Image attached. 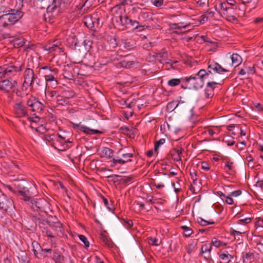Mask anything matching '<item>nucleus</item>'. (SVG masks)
I'll return each instance as SVG.
<instances>
[{
    "instance_id": "8",
    "label": "nucleus",
    "mask_w": 263,
    "mask_h": 263,
    "mask_svg": "<svg viewBox=\"0 0 263 263\" xmlns=\"http://www.w3.org/2000/svg\"><path fill=\"white\" fill-rule=\"evenodd\" d=\"M14 208V202L11 199H5L0 202V209L6 213H11Z\"/></svg>"
},
{
    "instance_id": "41",
    "label": "nucleus",
    "mask_w": 263,
    "mask_h": 263,
    "mask_svg": "<svg viewBox=\"0 0 263 263\" xmlns=\"http://www.w3.org/2000/svg\"><path fill=\"white\" fill-rule=\"evenodd\" d=\"M72 127L74 129H79L80 131L85 133V128H86V126L82 125L81 123L79 124L72 123Z\"/></svg>"
},
{
    "instance_id": "60",
    "label": "nucleus",
    "mask_w": 263,
    "mask_h": 263,
    "mask_svg": "<svg viewBox=\"0 0 263 263\" xmlns=\"http://www.w3.org/2000/svg\"><path fill=\"white\" fill-rule=\"evenodd\" d=\"M201 168L205 171H209L210 170L209 165L206 162H202L201 163Z\"/></svg>"
},
{
    "instance_id": "15",
    "label": "nucleus",
    "mask_w": 263,
    "mask_h": 263,
    "mask_svg": "<svg viewBox=\"0 0 263 263\" xmlns=\"http://www.w3.org/2000/svg\"><path fill=\"white\" fill-rule=\"evenodd\" d=\"M9 25H11L10 20V16L7 14H3L0 16V27H7Z\"/></svg>"
},
{
    "instance_id": "3",
    "label": "nucleus",
    "mask_w": 263,
    "mask_h": 263,
    "mask_svg": "<svg viewBox=\"0 0 263 263\" xmlns=\"http://www.w3.org/2000/svg\"><path fill=\"white\" fill-rule=\"evenodd\" d=\"M24 81L22 85V89L26 90L28 87H32L35 81L37 79V76L34 73L33 69L27 68L25 69L24 76ZM39 85V82L36 81Z\"/></svg>"
},
{
    "instance_id": "17",
    "label": "nucleus",
    "mask_w": 263,
    "mask_h": 263,
    "mask_svg": "<svg viewBox=\"0 0 263 263\" xmlns=\"http://www.w3.org/2000/svg\"><path fill=\"white\" fill-rule=\"evenodd\" d=\"M52 219H54L55 220H51L50 219H48L47 220V224L50 227L57 229H60L62 227V224L59 221L58 219L56 217V216H51Z\"/></svg>"
},
{
    "instance_id": "21",
    "label": "nucleus",
    "mask_w": 263,
    "mask_h": 263,
    "mask_svg": "<svg viewBox=\"0 0 263 263\" xmlns=\"http://www.w3.org/2000/svg\"><path fill=\"white\" fill-rule=\"evenodd\" d=\"M231 59L232 65H234L235 67L238 66L241 63L242 60L241 57L237 53L232 54L231 56Z\"/></svg>"
},
{
    "instance_id": "6",
    "label": "nucleus",
    "mask_w": 263,
    "mask_h": 263,
    "mask_svg": "<svg viewBox=\"0 0 263 263\" xmlns=\"http://www.w3.org/2000/svg\"><path fill=\"white\" fill-rule=\"evenodd\" d=\"M33 187V185H26L25 186L22 187L21 190H13L11 187H10L9 189L14 192L17 195H20L22 197V199L26 202H29L31 199V195L30 194V191L28 188L31 189Z\"/></svg>"
},
{
    "instance_id": "7",
    "label": "nucleus",
    "mask_w": 263,
    "mask_h": 263,
    "mask_svg": "<svg viewBox=\"0 0 263 263\" xmlns=\"http://www.w3.org/2000/svg\"><path fill=\"white\" fill-rule=\"evenodd\" d=\"M176 104L174 109H179L182 110L183 112H185L186 110H190L191 112V118L193 117L194 115L193 112V108L194 107H191V106H189L187 104H186L183 101H179L178 103L177 101H173L171 103L168 104V105H174Z\"/></svg>"
},
{
    "instance_id": "13",
    "label": "nucleus",
    "mask_w": 263,
    "mask_h": 263,
    "mask_svg": "<svg viewBox=\"0 0 263 263\" xmlns=\"http://www.w3.org/2000/svg\"><path fill=\"white\" fill-rule=\"evenodd\" d=\"M209 63L210 64V70H212L214 74H220L222 72L228 71L227 69L222 67V66L218 63H216L214 61H209Z\"/></svg>"
},
{
    "instance_id": "5",
    "label": "nucleus",
    "mask_w": 263,
    "mask_h": 263,
    "mask_svg": "<svg viewBox=\"0 0 263 263\" xmlns=\"http://www.w3.org/2000/svg\"><path fill=\"white\" fill-rule=\"evenodd\" d=\"M26 104L30 108V110L34 112V115L41 113L45 107L44 105L40 102L38 99L33 96L28 99Z\"/></svg>"
},
{
    "instance_id": "20",
    "label": "nucleus",
    "mask_w": 263,
    "mask_h": 263,
    "mask_svg": "<svg viewBox=\"0 0 263 263\" xmlns=\"http://www.w3.org/2000/svg\"><path fill=\"white\" fill-rule=\"evenodd\" d=\"M84 23L86 26L91 30H96L95 28V21L92 20V18L90 17H85L84 21Z\"/></svg>"
},
{
    "instance_id": "54",
    "label": "nucleus",
    "mask_w": 263,
    "mask_h": 263,
    "mask_svg": "<svg viewBox=\"0 0 263 263\" xmlns=\"http://www.w3.org/2000/svg\"><path fill=\"white\" fill-rule=\"evenodd\" d=\"M121 177V176L119 175L113 174V175L107 176L106 177V178L109 179V180H108V181L112 182L114 184H115L116 178L117 177Z\"/></svg>"
},
{
    "instance_id": "14",
    "label": "nucleus",
    "mask_w": 263,
    "mask_h": 263,
    "mask_svg": "<svg viewBox=\"0 0 263 263\" xmlns=\"http://www.w3.org/2000/svg\"><path fill=\"white\" fill-rule=\"evenodd\" d=\"M32 220L35 223V227L37 224L41 228H44L46 224H47V218L45 219L44 217L40 214L38 215H33L32 216Z\"/></svg>"
},
{
    "instance_id": "16",
    "label": "nucleus",
    "mask_w": 263,
    "mask_h": 263,
    "mask_svg": "<svg viewBox=\"0 0 263 263\" xmlns=\"http://www.w3.org/2000/svg\"><path fill=\"white\" fill-rule=\"evenodd\" d=\"M212 247L211 244L208 245V244H204L202 246L201 248V253L203 254L204 253H208V254L206 255V256H204V257L205 259L208 260L209 259H211V251L212 250Z\"/></svg>"
},
{
    "instance_id": "62",
    "label": "nucleus",
    "mask_w": 263,
    "mask_h": 263,
    "mask_svg": "<svg viewBox=\"0 0 263 263\" xmlns=\"http://www.w3.org/2000/svg\"><path fill=\"white\" fill-rule=\"evenodd\" d=\"M231 197L230 195L226 197V202L227 203L229 204H233L234 203V200Z\"/></svg>"
},
{
    "instance_id": "19",
    "label": "nucleus",
    "mask_w": 263,
    "mask_h": 263,
    "mask_svg": "<svg viewBox=\"0 0 263 263\" xmlns=\"http://www.w3.org/2000/svg\"><path fill=\"white\" fill-rule=\"evenodd\" d=\"M61 0H53L50 5L47 6L48 12H52L58 7L60 8L62 4Z\"/></svg>"
},
{
    "instance_id": "33",
    "label": "nucleus",
    "mask_w": 263,
    "mask_h": 263,
    "mask_svg": "<svg viewBox=\"0 0 263 263\" xmlns=\"http://www.w3.org/2000/svg\"><path fill=\"white\" fill-rule=\"evenodd\" d=\"M211 245H213L216 248H219L221 246H226L227 243L219 240L216 238L214 237L212 239Z\"/></svg>"
},
{
    "instance_id": "45",
    "label": "nucleus",
    "mask_w": 263,
    "mask_h": 263,
    "mask_svg": "<svg viewBox=\"0 0 263 263\" xmlns=\"http://www.w3.org/2000/svg\"><path fill=\"white\" fill-rule=\"evenodd\" d=\"M92 44L91 41L88 39H85L83 42V45L85 48V51H87L90 48Z\"/></svg>"
},
{
    "instance_id": "12",
    "label": "nucleus",
    "mask_w": 263,
    "mask_h": 263,
    "mask_svg": "<svg viewBox=\"0 0 263 263\" xmlns=\"http://www.w3.org/2000/svg\"><path fill=\"white\" fill-rule=\"evenodd\" d=\"M14 108L15 114L18 117H24L27 115L26 107L22 102L16 103Z\"/></svg>"
},
{
    "instance_id": "28",
    "label": "nucleus",
    "mask_w": 263,
    "mask_h": 263,
    "mask_svg": "<svg viewBox=\"0 0 263 263\" xmlns=\"http://www.w3.org/2000/svg\"><path fill=\"white\" fill-rule=\"evenodd\" d=\"M44 77L47 82H53L55 85H57L58 84V81L55 79L54 75L51 73H47L45 75Z\"/></svg>"
},
{
    "instance_id": "49",
    "label": "nucleus",
    "mask_w": 263,
    "mask_h": 263,
    "mask_svg": "<svg viewBox=\"0 0 263 263\" xmlns=\"http://www.w3.org/2000/svg\"><path fill=\"white\" fill-rule=\"evenodd\" d=\"M37 1L40 2V3L41 5L43 6H42V8H45V7H47L48 5H50L53 0H37Z\"/></svg>"
},
{
    "instance_id": "61",
    "label": "nucleus",
    "mask_w": 263,
    "mask_h": 263,
    "mask_svg": "<svg viewBox=\"0 0 263 263\" xmlns=\"http://www.w3.org/2000/svg\"><path fill=\"white\" fill-rule=\"evenodd\" d=\"M227 20L232 22H235L237 21V18L235 16L231 15H227Z\"/></svg>"
},
{
    "instance_id": "37",
    "label": "nucleus",
    "mask_w": 263,
    "mask_h": 263,
    "mask_svg": "<svg viewBox=\"0 0 263 263\" xmlns=\"http://www.w3.org/2000/svg\"><path fill=\"white\" fill-rule=\"evenodd\" d=\"M198 223L201 226L204 227L209 224H212L214 223V221H206L203 218L199 217L197 219Z\"/></svg>"
},
{
    "instance_id": "10",
    "label": "nucleus",
    "mask_w": 263,
    "mask_h": 263,
    "mask_svg": "<svg viewBox=\"0 0 263 263\" xmlns=\"http://www.w3.org/2000/svg\"><path fill=\"white\" fill-rule=\"evenodd\" d=\"M123 22L124 27L127 28L138 29L143 27V25H140L138 21L133 20L126 15H125V19Z\"/></svg>"
},
{
    "instance_id": "51",
    "label": "nucleus",
    "mask_w": 263,
    "mask_h": 263,
    "mask_svg": "<svg viewBox=\"0 0 263 263\" xmlns=\"http://www.w3.org/2000/svg\"><path fill=\"white\" fill-rule=\"evenodd\" d=\"M134 62L133 61H128V62H126L124 60L121 61L120 62V64L121 65L122 67H130L132 65H133L134 64Z\"/></svg>"
},
{
    "instance_id": "26",
    "label": "nucleus",
    "mask_w": 263,
    "mask_h": 263,
    "mask_svg": "<svg viewBox=\"0 0 263 263\" xmlns=\"http://www.w3.org/2000/svg\"><path fill=\"white\" fill-rule=\"evenodd\" d=\"M45 50L47 51H49V52H52L53 51H55L57 49L61 50L62 48L59 47L57 44L53 43L51 44L46 45L44 46Z\"/></svg>"
},
{
    "instance_id": "44",
    "label": "nucleus",
    "mask_w": 263,
    "mask_h": 263,
    "mask_svg": "<svg viewBox=\"0 0 263 263\" xmlns=\"http://www.w3.org/2000/svg\"><path fill=\"white\" fill-rule=\"evenodd\" d=\"M165 142V140L164 138L160 139L159 141H157L155 144L154 151L155 152L158 153V149L159 146L164 144Z\"/></svg>"
},
{
    "instance_id": "46",
    "label": "nucleus",
    "mask_w": 263,
    "mask_h": 263,
    "mask_svg": "<svg viewBox=\"0 0 263 263\" xmlns=\"http://www.w3.org/2000/svg\"><path fill=\"white\" fill-rule=\"evenodd\" d=\"M79 239L84 243V247L87 248L89 247V242L88 241L87 238L83 235H79Z\"/></svg>"
},
{
    "instance_id": "11",
    "label": "nucleus",
    "mask_w": 263,
    "mask_h": 263,
    "mask_svg": "<svg viewBox=\"0 0 263 263\" xmlns=\"http://www.w3.org/2000/svg\"><path fill=\"white\" fill-rule=\"evenodd\" d=\"M217 84L215 81H209L207 83L206 87L204 90V95L206 98H211L214 96V85Z\"/></svg>"
},
{
    "instance_id": "29",
    "label": "nucleus",
    "mask_w": 263,
    "mask_h": 263,
    "mask_svg": "<svg viewBox=\"0 0 263 263\" xmlns=\"http://www.w3.org/2000/svg\"><path fill=\"white\" fill-rule=\"evenodd\" d=\"M69 44H71V48L73 49H76L80 46L79 45V41L78 39L76 38L75 36H73L68 42Z\"/></svg>"
},
{
    "instance_id": "9",
    "label": "nucleus",
    "mask_w": 263,
    "mask_h": 263,
    "mask_svg": "<svg viewBox=\"0 0 263 263\" xmlns=\"http://www.w3.org/2000/svg\"><path fill=\"white\" fill-rule=\"evenodd\" d=\"M8 17L10 16L11 25L18 21L24 15V12L19 10L12 9L9 13H7Z\"/></svg>"
},
{
    "instance_id": "40",
    "label": "nucleus",
    "mask_w": 263,
    "mask_h": 263,
    "mask_svg": "<svg viewBox=\"0 0 263 263\" xmlns=\"http://www.w3.org/2000/svg\"><path fill=\"white\" fill-rule=\"evenodd\" d=\"M85 134L87 135H94L102 134V132L99 130L90 129V128L87 127L86 126V128H85Z\"/></svg>"
},
{
    "instance_id": "23",
    "label": "nucleus",
    "mask_w": 263,
    "mask_h": 263,
    "mask_svg": "<svg viewBox=\"0 0 263 263\" xmlns=\"http://www.w3.org/2000/svg\"><path fill=\"white\" fill-rule=\"evenodd\" d=\"M100 237L101 240L105 245L107 246L108 247L110 248L113 247L114 244L113 242L111 241V240L109 238H108L107 236L104 234H101Z\"/></svg>"
},
{
    "instance_id": "59",
    "label": "nucleus",
    "mask_w": 263,
    "mask_h": 263,
    "mask_svg": "<svg viewBox=\"0 0 263 263\" xmlns=\"http://www.w3.org/2000/svg\"><path fill=\"white\" fill-rule=\"evenodd\" d=\"M241 194V191L240 190H236L231 192L229 195L230 196L237 197Z\"/></svg>"
},
{
    "instance_id": "53",
    "label": "nucleus",
    "mask_w": 263,
    "mask_h": 263,
    "mask_svg": "<svg viewBox=\"0 0 263 263\" xmlns=\"http://www.w3.org/2000/svg\"><path fill=\"white\" fill-rule=\"evenodd\" d=\"M49 12H48V11L47 10V14H45L44 15L43 19L45 22H48L50 23H52V21H51L52 18L51 17V16L50 15Z\"/></svg>"
},
{
    "instance_id": "57",
    "label": "nucleus",
    "mask_w": 263,
    "mask_h": 263,
    "mask_svg": "<svg viewBox=\"0 0 263 263\" xmlns=\"http://www.w3.org/2000/svg\"><path fill=\"white\" fill-rule=\"evenodd\" d=\"M245 232H242V231H236L232 228L231 229L230 231V234L231 235H233L234 236L236 234H237V235H240V234H243L245 233Z\"/></svg>"
},
{
    "instance_id": "63",
    "label": "nucleus",
    "mask_w": 263,
    "mask_h": 263,
    "mask_svg": "<svg viewBox=\"0 0 263 263\" xmlns=\"http://www.w3.org/2000/svg\"><path fill=\"white\" fill-rule=\"evenodd\" d=\"M251 221V218H246L244 219H241L239 220L238 223H241V222H243L246 224L249 223Z\"/></svg>"
},
{
    "instance_id": "43",
    "label": "nucleus",
    "mask_w": 263,
    "mask_h": 263,
    "mask_svg": "<svg viewBox=\"0 0 263 263\" xmlns=\"http://www.w3.org/2000/svg\"><path fill=\"white\" fill-rule=\"evenodd\" d=\"M183 149L180 148V149H177L176 148H174L172 151L177 154V157H174V160L176 161H181L180 155L182 154V151Z\"/></svg>"
},
{
    "instance_id": "38",
    "label": "nucleus",
    "mask_w": 263,
    "mask_h": 263,
    "mask_svg": "<svg viewBox=\"0 0 263 263\" xmlns=\"http://www.w3.org/2000/svg\"><path fill=\"white\" fill-rule=\"evenodd\" d=\"M28 204L30 205V206L32 208H34V207H36L39 209H41L42 207L40 205L39 201H37L36 200H34L32 199V197H31V200L29 202H28Z\"/></svg>"
},
{
    "instance_id": "55",
    "label": "nucleus",
    "mask_w": 263,
    "mask_h": 263,
    "mask_svg": "<svg viewBox=\"0 0 263 263\" xmlns=\"http://www.w3.org/2000/svg\"><path fill=\"white\" fill-rule=\"evenodd\" d=\"M36 132L40 134H44L47 132L46 127L42 125L36 129Z\"/></svg>"
},
{
    "instance_id": "56",
    "label": "nucleus",
    "mask_w": 263,
    "mask_h": 263,
    "mask_svg": "<svg viewBox=\"0 0 263 263\" xmlns=\"http://www.w3.org/2000/svg\"><path fill=\"white\" fill-rule=\"evenodd\" d=\"M12 9H10L4 6H2L0 8V13L7 14L9 13L10 12V10H12Z\"/></svg>"
},
{
    "instance_id": "42",
    "label": "nucleus",
    "mask_w": 263,
    "mask_h": 263,
    "mask_svg": "<svg viewBox=\"0 0 263 263\" xmlns=\"http://www.w3.org/2000/svg\"><path fill=\"white\" fill-rule=\"evenodd\" d=\"M62 97L67 100V99L72 98L74 96V93L72 91L64 90L62 92Z\"/></svg>"
},
{
    "instance_id": "32",
    "label": "nucleus",
    "mask_w": 263,
    "mask_h": 263,
    "mask_svg": "<svg viewBox=\"0 0 263 263\" xmlns=\"http://www.w3.org/2000/svg\"><path fill=\"white\" fill-rule=\"evenodd\" d=\"M52 259L55 263H62L63 256H61L60 252H54L52 256Z\"/></svg>"
},
{
    "instance_id": "47",
    "label": "nucleus",
    "mask_w": 263,
    "mask_h": 263,
    "mask_svg": "<svg viewBox=\"0 0 263 263\" xmlns=\"http://www.w3.org/2000/svg\"><path fill=\"white\" fill-rule=\"evenodd\" d=\"M232 137H227L223 140V141L226 143L228 146H232L235 143Z\"/></svg>"
},
{
    "instance_id": "35",
    "label": "nucleus",
    "mask_w": 263,
    "mask_h": 263,
    "mask_svg": "<svg viewBox=\"0 0 263 263\" xmlns=\"http://www.w3.org/2000/svg\"><path fill=\"white\" fill-rule=\"evenodd\" d=\"M227 5H227V3H225V2H221L219 4V6H220V9L223 11V13L224 14H227L228 13V11L229 10H231L232 9V8L229 7L227 6Z\"/></svg>"
},
{
    "instance_id": "58",
    "label": "nucleus",
    "mask_w": 263,
    "mask_h": 263,
    "mask_svg": "<svg viewBox=\"0 0 263 263\" xmlns=\"http://www.w3.org/2000/svg\"><path fill=\"white\" fill-rule=\"evenodd\" d=\"M194 248L195 246L193 243L189 244L186 249L187 253L191 254L193 252Z\"/></svg>"
},
{
    "instance_id": "25",
    "label": "nucleus",
    "mask_w": 263,
    "mask_h": 263,
    "mask_svg": "<svg viewBox=\"0 0 263 263\" xmlns=\"http://www.w3.org/2000/svg\"><path fill=\"white\" fill-rule=\"evenodd\" d=\"M15 48H19L24 45L25 42L23 38H16L11 41Z\"/></svg>"
},
{
    "instance_id": "36",
    "label": "nucleus",
    "mask_w": 263,
    "mask_h": 263,
    "mask_svg": "<svg viewBox=\"0 0 263 263\" xmlns=\"http://www.w3.org/2000/svg\"><path fill=\"white\" fill-rule=\"evenodd\" d=\"M26 185H31V183L27 180H21L20 181H18L17 184L16 185L17 187L16 190H21L22 187L25 186Z\"/></svg>"
},
{
    "instance_id": "50",
    "label": "nucleus",
    "mask_w": 263,
    "mask_h": 263,
    "mask_svg": "<svg viewBox=\"0 0 263 263\" xmlns=\"http://www.w3.org/2000/svg\"><path fill=\"white\" fill-rule=\"evenodd\" d=\"M55 136L54 135H45V140L46 141H47L48 142H51L50 144L51 146H54V143L52 142V141L54 140V137Z\"/></svg>"
},
{
    "instance_id": "4",
    "label": "nucleus",
    "mask_w": 263,
    "mask_h": 263,
    "mask_svg": "<svg viewBox=\"0 0 263 263\" xmlns=\"http://www.w3.org/2000/svg\"><path fill=\"white\" fill-rule=\"evenodd\" d=\"M5 78V79H0V90L6 93L14 92L17 85V81L11 77H7Z\"/></svg>"
},
{
    "instance_id": "31",
    "label": "nucleus",
    "mask_w": 263,
    "mask_h": 263,
    "mask_svg": "<svg viewBox=\"0 0 263 263\" xmlns=\"http://www.w3.org/2000/svg\"><path fill=\"white\" fill-rule=\"evenodd\" d=\"M183 230V235L185 237H189L193 234V230L190 228L183 226L180 227Z\"/></svg>"
},
{
    "instance_id": "2",
    "label": "nucleus",
    "mask_w": 263,
    "mask_h": 263,
    "mask_svg": "<svg viewBox=\"0 0 263 263\" xmlns=\"http://www.w3.org/2000/svg\"><path fill=\"white\" fill-rule=\"evenodd\" d=\"M25 63H20L18 61H15L12 65L6 68L0 67V78H7L14 72H20L24 67Z\"/></svg>"
},
{
    "instance_id": "48",
    "label": "nucleus",
    "mask_w": 263,
    "mask_h": 263,
    "mask_svg": "<svg viewBox=\"0 0 263 263\" xmlns=\"http://www.w3.org/2000/svg\"><path fill=\"white\" fill-rule=\"evenodd\" d=\"M134 177L133 176L130 175L127 177H125L121 179L122 183L123 184H126L128 182L133 180Z\"/></svg>"
},
{
    "instance_id": "24",
    "label": "nucleus",
    "mask_w": 263,
    "mask_h": 263,
    "mask_svg": "<svg viewBox=\"0 0 263 263\" xmlns=\"http://www.w3.org/2000/svg\"><path fill=\"white\" fill-rule=\"evenodd\" d=\"M18 258L21 263H29V260L27 254L25 251H22L19 253Z\"/></svg>"
},
{
    "instance_id": "27",
    "label": "nucleus",
    "mask_w": 263,
    "mask_h": 263,
    "mask_svg": "<svg viewBox=\"0 0 263 263\" xmlns=\"http://www.w3.org/2000/svg\"><path fill=\"white\" fill-rule=\"evenodd\" d=\"M131 161L132 160H124L119 158V157H117L116 158H114L111 161L112 162L111 166H114L117 163H119L121 164H124L126 162Z\"/></svg>"
},
{
    "instance_id": "1",
    "label": "nucleus",
    "mask_w": 263,
    "mask_h": 263,
    "mask_svg": "<svg viewBox=\"0 0 263 263\" xmlns=\"http://www.w3.org/2000/svg\"><path fill=\"white\" fill-rule=\"evenodd\" d=\"M210 64L208 63V66L207 70L202 69L198 71V72L195 74H192L189 78L185 79L186 82L193 81V87L195 89H198L201 88L204 84V80H211L217 81L218 79H223L225 78L224 76H215L212 70H210Z\"/></svg>"
},
{
    "instance_id": "52",
    "label": "nucleus",
    "mask_w": 263,
    "mask_h": 263,
    "mask_svg": "<svg viewBox=\"0 0 263 263\" xmlns=\"http://www.w3.org/2000/svg\"><path fill=\"white\" fill-rule=\"evenodd\" d=\"M152 14L149 12H142L140 13V16L143 19L152 18Z\"/></svg>"
},
{
    "instance_id": "18",
    "label": "nucleus",
    "mask_w": 263,
    "mask_h": 263,
    "mask_svg": "<svg viewBox=\"0 0 263 263\" xmlns=\"http://www.w3.org/2000/svg\"><path fill=\"white\" fill-rule=\"evenodd\" d=\"M101 157L112 158L114 156V151L108 147H103L101 152Z\"/></svg>"
},
{
    "instance_id": "64",
    "label": "nucleus",
    "mask_w": 263,
    "mask_h": 263,
    "mask_svg": "<svg viewBox=\"0 0 263 263\" xmlns=\"http://www.w3.org/2000/svg\"><path fill=\"white\" fill-rule=\"evenodd\" d=\"M251 257H252L253 258L254 257V254L253 253H250V252H249V253H247L245 255H244L243 256V261H245V259H250Z\"/></svg>"
},
{
    "instance_id": "22",
    "label": "nucleus",
    "mask_w": 263,
    "mask_h": 263,
    "mask_svg": "<svg viewBox=\"0 0 263 263\" xmlns=\"http://www.w3.org/2000/svg\"><path fill=\"white\" fill-rule=\"evenodd\" d=\"M185 78H182L181 79H172L168 81V85L172 87L176 86L179 85L181 81L185 83H189V82H186L185 80Z\"/></svg>"
},
{
    "instance_id": "34",
    "label": "nucleus",
    "mask_w": 263,
    "mask_h": 263,
    "mask_svg": "<svg viewBox=\"0 0 263 263\" xmlns=\"http://www.w3.org/2000/svg\"><path fill=\"white\" fill-rule=\"evenodd\" d=\"M101 197L102 199L105 206L108 209L109 211L112 212L114 211V208L112 205V203H109L107 199L106 198L103 196L101 195Z\"/></svg>"
},
{
    "instance_id": "30",
    "label": "nucleus",
    "mask_w": 263,
    "mask_h": 263,
    "mask_svg": "<svg viewBox=\"0 0 263 263\" xmlns=\"http://www.w3.org/2000/svg\"><path fill=\"white\" fill-rule=\"evenodd\" d=\"M57 103L58 105L65 106L68 104L67 100L62 96H58L57 97Z\"/></svg>"
},
{
    "instance_id": "39",
    "label": "nucleus",
    "mask_w": 263,
    "mask_h": 263,
    "mask_svg": "<svg viewBox=\"0 0 263 263\" xmlns=\"http://www.w3.org/2000/svg\"><path fill=\"white\" fill-rule=\"evenodd\" d=\"M125 19V15L124 16L123 15H120L119 16H115L114 17V20L115 21V22L118 24L119 25H121L122 26L124 27V23L123 21Z\"/></svg>"
}]
</instances>
